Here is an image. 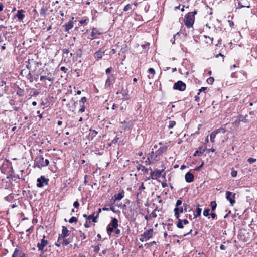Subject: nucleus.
Instances as JSON below:
<instances>
[{
	"label": "nucleus",
	"instance_id": "obj_1",
	"mask_svg": "<svg viewBox=\"0 0 257 257\" xmlns=\"http://www.w3.org/2000/svg\"><path fill=\"white\" fill-rule=\"evenodd\" d=\"M197 11L195 10L192 12L188 13L185 16L184 23L188 28L192 27L194 23L195 17L194 16L197 14Z\"/></svg>",
	"mask_w": 257,
	"mask_h": 257
},
{
	"label": "nucleus",
	"instance_id": "obj_2",
	"mask_svg": "<svg viewBox=\"0 0 257 257\" xmlns=\"http://www.w3.org/2000/svg\"><path fill=\"white\" fill-rule=\"evenodd\" d=\"M49 179L46 178L44 176H41L37 180V187L38 188H42L45 185L48 184Z\"/></svg>",
	"mask_w": 257,
	"mask_h": 257
},
{
	"label": "nucleus",
	"instance_id": "obj_3",
	"mask_svg": "<svg viewBox=\"0 0 257 257\" xmlns=\"http://www.w3.org/2000/svg\"><path fill=\"white\" fill-rule=\"evenodd\" d=\"M157 155H156L153 151L148 154L147 159L145 161L146 164L150 165L153 163L154 161H157Z\"/></svg>",
	"mask_w": 257,
	"mask_h": 257
},
{
	"label": "nucleus",
	"instance_id": "obj_4",
	"mask_svg": "<svg viewBox=\"0 0 257 257\" xmlns=\"http://www.w3.org/2000/svg\"><path fill=\"white\" fill-rule=\"evenodd\" d=\"M226 199L229 201L231 206H233L234 203H235V201L234 200L236 193H233L230 191H227L226 192Z\"/></svg>",
	"mask_w": 257,
	"mask_h": 257
},
{
	"label": "nucleus",
	"instance_id": "obj_5",
	"mask_svg": "<svg viewBox=\"0 0 257 257\" xmlns=\"http://www.w3.org/2000/svg\"><path fill=\"white\" fill-rule=\"evenodd\" d=\"M44 159L42 156H38L36 157L35 160L34 166L39 168L44 167Z\"/></svg>",
	"mask_w": 257,
	"mask_h": 257
},
{
	"label": "nucleus",
	"instance_id": "obj_6",
	"mask_svg": "<svg viewBox=\"0 0 257 257\" xmlns=\"http://www.w3.org/2000/svg\"><path fill=\"white\" fill-rule=\"evenodd\" d=\"M173 89L183 91L186 89V84L182 81H178L175 83L173 86Z\"/></svg>",
	"mask_w": 257,
	"mask_h": 257
},
{
	"label": "nucleus",
	"instance_id": "obj_7",
	"mask_svg": "<svg viewBox=\"0 0 257 257\" xmlns=\"http://www.w3.org/2000/svg\"><path fill=\"white\" fill-rule=\"evenodd\" d=\"M149 169L151 171L150 172V177L152 179H157L158 178L161 177L162 172L164 171L163 169L160 170H156L155 171H152L151 168H150Z\"/></svg>",
	"mask_w": 257,
	"mask_h": 257
},
{
	"label": "nucleus",
	"instance_id": "obj_8",
	"mask_svg": "<svg viewBox=\"0 0 257 257\" xmlns=\"http://www.w3.org/2000/svg\"><path fill=\"white\" fill-rule=\"evenodd\" d=\"M70 231L67 229L66 227L62 226V234L59 235L58 242H60L62 240V238H66L69 236Z\"/></svg>",
	"mask_w": 257,
	"mask_h": 257
},
{
	"label": "nucleus",
	"instance_id": "obj_9",
	"mask_svg": "<svg viewBox=\"0 0 257 257\" xmlns=\"http://www.w3.org/2000/svg\"><path fill=\"white\" fill-rule=\"evenodd\" d=\"M40 80L44 81L47 80L49 81L52 82L54 81V78L52 77V75L50 72L45 73L43 75L40 76Z\"/></svg>",
	"mask_w": 257,
	"mask_h": 257
},
{
	"label": "nucleus",
	"instance_id": "obj_10",
	"mask_svg": "<svg viewBox=\"0 0 257 257\" xmlns=\"http://www.w3.org/2000/svg\"><path fill=\"white\" fill-rule=\"evenodd\" d=\"M45 237V235H43V238L41 240V242L40 243L39 242L37 244V247H38L39 251H42L43 250L45 246H46L48 244V241L44 239Z\"/></svg>",
	"mask_w": 257,
	"mask_h": 257
},
{
	"label": "nucleus",
	"instance_id": "obj_11",
	"mask_svg": "<svg viewBox=\"0 0 257 257\" xmlns=\"http://www.w3.org/2000/svg\"><path fill=\"white\" fill-rule=\"evenodd\" d=\"M102 33L100 32L99 30H98L96 28H93L92 29L90 35L88 37V38L90 39L96 38L97 36L100 35Z\"/></svg>",
	"mask_w": 257,
	"mask_h": 257
},
{
	"label": "nucleus",
	"instance_id": "obj_12",
	"mask_svg": "<svg viewBox=\"0 0 257 257\" xmlns=\"http://www.w3.org/2000/svg\"><path fill=\"white\" fill-rule=\"evenodd\" d=\"M244 7L250 8V3L247 0H241V2L238 1V6L236 7L237 9H241Z\"/></svg>",
	"mask_w": 257,
	"mask_h": 257
},
{
	"label": "nucleus",
	"instance_id": "obj_13",
	"mask_svg": "<svg viewBox=\"0 0 257 257\" xmlns=\"http://www.w3.org/2000/svg\"><path fill=\"white\" fill-rule=\"evenodd\" d=\"M74 19L73 17L72 18V20H70L67 23L63 25L62 27L64 28V31L69 32V30L72 29L73 27V22L72 20Z\"/></svg>",
	"mask_w": 257,
	"mask_h": 257
},
{
	"label": "nucleus",
	"instance_id": "obj_14",
	"mask_svg": "<svg viewBox=\"0 0 257 257\" xmlns=\"http://www.w3.org/2000/svg\"><path fill=\"white\" fill-rule=\"evenodd\" d=\"M74 50L73 52L69 51V49H63V57L65 58H67V60H70V59L73 54Z\"/></svg>",
	"mask_w": 257,
	"mask_h": 257
},
{
	"label": "nucleus",
	"instance_id": "obj_15",
	"mask_svg": "<svg viewBox=\"0 0 257 257\" xmlns=\"http://www.w3.org/2000/svg\"><path fill=\"white\" fill-rule=\"evenodd\" d=\"M153 229L151 228L149 230L145 231L143 234V236L145 238H146L147 240L150 239L151 238H152L153 234Z\"/></svg>",
	"mask_w": 257,
	"mask_h": 257
},
{
	"label": "nucleus",
	"instance_id": "obj_16",
	"mask_svg": "<svg viewBox=\"0 0 257 257\" xmlns=\"http://www.w3.org/2000/svg\"><path fill=\"white\" fill-rule=\"evenodd\" d=\"M24 12L25 11L24 10H19L15 17L17 18L19 21H22L25 18Z\"/></svg>",
	"mask_w": 257,
	"mask_h": 257
},
{
	"label": "nucleus",
	"instance_id": "obj_17",
	"mask_svg": "<svg viewBox=\"0 0 257 257\" xmlns=\"http://www.w3.org/2000/svg\"><path fill=\"white\" fill-rule=\"evenodd\" d=\"M174 211L175 216L176 217V219H179V218L180 217L179 214L182 213L184 211L183 207L179 206L175 207Z\"/></svg>",
	"mask_w": 257,
	"mask_h": 257
},
{
	"label": "nucleus",
	"instance_id": "obj_18",
	"mask_svg": "<svg viewBox=\"0 0 257 257\" xmlns=\"http://www.w3.org/2000/svg\"><path fill=\"white\" fill-rule=\"evenodd\" d=\"M177 220H178V223H177V227L180 229L184 228L183 224L186 225V224H188V223H189L188 221L186 219L181 220L180 219V217H179V219H177Z\"/></svg>",
	"mask_w": 257,
	"mask_h": 257
},
{
	"label": "nucleus",
	"instance_id": "obj_19",
	"mask_svg": "<svg viewBox=\"0 0 257 257\" xmlns=\"http://www.w3.org/2000/svg\"><path fill=\"white\" fill-rule=\"evenodd\" d=\"M185 181L188 183H191L193 181L194 176L192 173L187 172L185 175Z\"/></svg>",
	"mask_w": 257,
	"mask_h": 257
},
{
	"label": "nucleus",
	"instance_id": "obj_20",
	"mask_svg": "<svg viewBox=\"0 0 257 257\" xmlns=\"http://www.w3.org/2000/svg\"><path fill=\"white\" fill-rule=\"evenodd\" d=\"M21 255L22 249L19 247H17L15 249L12 257H20Z\"/></svg>",
	"mask_w": 257,
	"mask_h": 257
},
{
	"label": "nucleus",
	"instance_id": "obj_21",
	"mask_svg": "<svg viewBox=\"0 0 257 257\" xmlns=\"http://www.w3.org/2000/svg\"><path fill=\"white\" fill-rule=\"evenodd\" d=\"M124 196V192L122 190L121 192L118 194H116L114 195V197L115 198L114 201H119L121 200Z\"/></svg>",
	"mask_w": 257,
	"mask_h": 257
},
{
	"label": "nucleus",
	"instance_id": "obj_22",
	"mask_svg": "<svg viewBox=\"0 0 257 257\" xmlns=\"http://www.w3.org/2000/svg\"><path fill=\"white\" fill-rule=\"evenodd\" d=\"M98 132L94 130L90 129V132L88 135V139L90 140H93V138L97 134Z\"/></svg>",
	"mask_w": 257,
	"mask_h": 257
},
{
	"label": "nucleus",
	"instance_id": "obj_23",
	"mask_svg": "<svg viewBox=\"0 0 257 257\" xmlns=\"http://www.w3.org/2000/svg\"><path fill=\"white\" fill-rule=\"evenodd\" d=\"M94 213L93 214L88 216L87 219H88L89 221L91 220L92 222L95 223L97 222V218L98 217V213H96V215L95 216H94Z\"/></svg>",
	"mask_w": 257,
	"mask_h": 257
},
{
	"label": "nucleus",
	"instance_id": "obj_24",
	"mask_svg": "<svg viewBox=\"0 0 257 257\" xmlns=\"http://www.w3.org/2000/svg\"><path fill=\"white\" fill-rule=\"evenodd\" d=\"M104 54V51H101V49H99V50L97 52H96L94 54V56L96 58H97V60L101 59L103 56V55Z\"/></svg>",
	"mask_w": 257,
	"mask_h": 257
},
{
	"label": "nucleus",
	"instance_id": "obj_25",
	"mask_svg": "<svg viewBox=\"0 0 257 257\" xmlns=\"http://www.w3.org/2000/svg\"><path fill=\"white\" fill-rule=\"evenodd\" d=\"M109 225H110V226L113 227V228H117L118 227V220L116 218H113Z\"/></svg>",
	"mask_w": 257,
	"mask_h": 257
},
{
	"label": "nucleus",
	"instance_id": "obj_26",
	"mask_svg": "<svg viewBox=\"0 0 257 257\" xmlns=\"http://www.w3.org/2000/svg\"><path fill=\"white\" fill-rule=\"evenodd\" d=\"M167 149V146H163L160 147L156 152L155 154L158 155H160L163 152H165Z\"/></svg>",
	"mask_w": 257,
	"mask_h": 257
},
{
	"label": "nucleus",
	"instance_id": "obj_27",
	"mask_svg": "<svg viewBox=\"0 0 257 257\" xmlns=\"http://www.w3.org/2000/svg\"><path fill=\"white\" fill-rule=\"evenodd\" d=\"M137 168L138 170H141L142 171L144 172V173H147L149 170V169L146 168L145 166L141 164L137 166Z\"/></svg>",
	"mask_w": 257,
	"mask_h": 257
},
{
	"label": "nucleus",
	"instance_id": "obj_28",
	"mask_svg": "<svg viewBox=\"0 0 257 257\" xmlns=\"http://www.w3.org/2000/svg\"><path fill=\"white\" fill-rule=\"evenodd\" d=\"M113 82V78L112 76H108L106 81L105 85L109 86Z\"/></svg>",
	"mask_w": 257,
	"mask_h": 257
},
{
	"label": "nucleus",
	"instance_id": "obj_29",
	"mask_svg": "<svg viewBox=\"0 0 257 257\" xmlns=\"http://www.w3.org/2000/svg\"><path fill=\"white\" fill-rule=\"evenodd\" d=\"M62 244L63 246H67L72 242V240L70 239H66V238H62Z\"/></svg>",
	"mask_w": 257,
	"mask_h": 257
},
{
	"label": "nucleus",
	"instance_id": "obj_30",
	"mask_svg": "<svg viewBox=\"0 0 257 257\" xmlns=\"http://www.w3.org/2000/svg\"><path fill=\"white\" fill-rule=\"evenodd\" d=\"M217 134V131H215V130L213 131L210 135V140L212 143H214L215 140L214 139L216 137V135Z\"/></svg>",
	"mask_w": 257,
	"mask_h": 257
},
{
	"label": "nucleus",
	"instance_id": "obj_31",
	"mask_svg": "<svg viewBox=\"0 0 257 257\" xmlns=\"http://www.w3.org/2000/svg\"><path fill=\"white\" fill-rule=\"evenodd\" d=\"M47 11V8L46 7H42L40 10V15L42 17L46 16V12Z\"/></svg>",
	"mask_w": 257,
	"mask_h": 257
},
{
	"label": "nucleus",
	"instance_id": "obj_32",
	"mask_svg": "<svg viewBox=\"0 0 257 257\" xmlns=\"http://www.w3.org/2000/svg\"><path fill=\"white\" fill-rule=\"evenodd\" d=\"M89 22V19L88 18H83L80 21H79V25H87Z\"/></svg>",
	"mask_w": 257,
	"mask_h": 257
},
{
	"label": "nucleus",
	"instance_id": "obj_33",
	"mask_svg": "<svg viewBox=\"0 0 257 257\" xmlns=\"http://www.w3.org/2000/svg\"><path fill=\"white\" fill-rule=\"evenodd\" d=\"M201 211H202V209L199 207H198L196 209L195 213L194 212V218H196L198 216H200L201 215Z\"/></svg>",
	"mask_w": 257,
	"mask_h": 257
},
{
	"label": "nucleus",
	"instance_id": "obj_34",
	"mask_svg": "<svg viewBox=\"0 0 257 257\" xmlns=\"http://www.w3.org/2000/svg\"><path fill=\"white\" fill-rule=\"evenodd\" d=\"M247 116V115H246L245 116H244L243 115H239L238 117L239 118V121H240V122H247V119L246 118V117Z\"/></svg>",
	"mask_w": 257,
	"mask_h": 257
},
{
	"label": "nucleus",
	"instance_id": "obj_35",
	"mask_svg": "<svg viewBox=\"0 0 257 257\" xmlns=\"http://www.w3.org/2000/svg\"><path fill=\"white\" fill-rule=\"evenodd\" d=\"M114 228H113V227L110 226V225H108L107 227V232L109 235L111 234V233L113 231Z\"/></svg>",
	"mask_w": 257,
	"mask_h": 257
},
{
	"label": "nucleus",
	"instance_id": "obj_36",
	"mask_svg": "<svg viewBox=\"0 0 257 257\" xmlns=\"http://www.w3.org/2000/svg\"><path fill=\"white\" fill-rule=\"evenodd\" d=\"M179 35H180L179 32H177L176 34H175L174 35L173 38L170 40V42L172 44L175 43L176 38H178L179 36Z\"/></svg>",
	"mask_w": 257,
	"mask_h": 257
},
{
	"label": "nucleus",
	"instance_id": "obj_37",
	"mask_svg": "<svg viewBox=\"0 0 257 257\" xmlns=\"http://www.w3.org/2000/svg\"><path fill=\"white\" fill-rule=\"evenodd\" d=\"M215 131H217V134L220 132H222L223 133H225L226 132V130L225 127H221L219 128H218L217 130H215Z\"/></svg>",
	"mask_w": 257,
	"mask_h": 257
},
{
	"label": "nucleus",
	"instance_id": "obj_38",
	"mask_svg": "<svg viewBox=\"0 0 257 257\" xmlns=\"http://www.w3.org/2000/svg\"><path fill=\"white\" fill-rule=\"evenodd\" d=\"M176 124V122L175 121H169L168 128H173Z\"/></svg>",
	"mask_w": 257,
	"mask_h": 257
},
{
	"label": "nucleus",
	"instance_id": "obj_39",
	"mask_svg": "<svg viewBox=\"0 0 257 257\" xmlns=\"http://www.w3.org/2000/svg\"><path fill=\"white\" fill-rule=\"evenodd\" d=\"M87 99L85 97H82L79 101L80 105H84V103L87 101Z\"/></svg>",
	"mask_w": 257,
	"mask_h": 257
},
{
	"label": "nucleus",
	"instance_id": "obj_40",
	"mask_svg": "<svg viewBox=\"0 0 257 257\" xmlns=\"http://www.w3.org/2000/svg\"><path fill=\"white\" fill-rule=\"evenodd\" d=\"M77 220H78L76 217L73 216L68 221L70 223H72L73 222L76 223Z\"/></svg>",
	"mask_w": 257,
	"mask_h": 257
},
{
	"label": "nucleus",
	"instance_id": "obj_41",
	"mask_svg": "<svg viewBox=\"0 0 257 257\" xmlns=\"http://www.w3.org/2000/svg\"><path fill=\"white\" fill-rule=\"evenodd\" d=\"M210 205L211 206L212 210H214L216 209V206H217V204H216V202L215 201H211Z\"/></svg>",
	"mask_w": 257,
	"mask_h": 257
},
{
	"label": "nucleus",
	"instance_id": "obj_42",
	"mask_svg": "<svg viewBox=\"0 0 257 257\" xmlns=\"http://www.w3.org/2000/svg\"><path fill=\"white\" fill-rule=\"evenodd\" d=\"M157 210V207L155 209L153 212L150 214V216L152 218H156L157 217V214L156 213V211Z\"/></svg>",
	"mask_w": 257,
	"mask_h": 257
},
{
	"label": "nucleus",
	"instance_id": "obj_43",
	"mask_svg": "<svg viewBox=\"0 0 257 257\" xmlns=\"http://www.w3.org/2000/svg\"><path fill=\"white\" fill-rule=\"evenodd\" d=\"M214 79L213 77H210L209 78H208L207 80V82L208 84H213V83L214 82Z\"/></svg>",
	"mask_w": 257,
	"mask_h": 257
},
{
	"label": "nucleus",
	"instance_id": "obj_44",
	"mask_svg": "<svg viewBox=\"0 0 257 257\" xmlns=\"http://www.w3.org/2000/svg\"><path fill=\"white\" fill-rule=\"evenodd\" d=\"M26 77L28 79H29L31 81H32L33 77L32 74H31L30 71H28V73L26 75Z\"/></svg>",
	"mask_w": 257,
	"mask_h": 257
},
{
	"label": "nucleus",
	"instance_id": "obj_45",
	"mask_svg": "<svg viewBox=\"0 0 257 257\" xmlns=\"http://www.w3.org/2000/svg\"><path fill=\"white\" fill-rule=\"evenodd\" d=\"M202 154H203V152L201 151L200 150H197L195 151V152L194 154V156L198 155L199 156H201L202 155Z\"/></svg>",
	"mask_w": 257,
	"mask_h": 257
},
{
	"label": "nucleus",
	"instance_id": "obj_46",
	"mask_svg": "<svg viewBox=\"0 0 257 257\" xmlns=\"http://www.w3.org/2000/svg\"><path fill=\"white\" fill-rule=\"evenodd\" d=\"M210 209H205L203 211V215L205 216H207L209 215Z\"/></svg>",
	"mask_w": 257,
	"mask_h": 257
},
{
	"label": "nucleus",
	"instance_id": "obj_47",
	"mask_svg": "<svg viewBox=\"0 0 257 257\" xmlns=\"http://www.w3.org/2000/svg\"><path fill=\"white\" fill-rule=\"evenodd\" d=\"M256 161V159L253 158H249L247 160V162L250 163L252 164L254 162H255Z\"/></svg>",
	"mask_w": 257,
	"mask_h": 257
},
{
	"label": "nucleus",
	"instance_id": "obj_48",
	"mask_svg": "<svg viewBox=\"0 0 257 257\" xmlns=\"http://www.w3.org/2000/svg\"><path fill=\"white\" fill-rule=\"evenodd\" d=\"M237 175V171L234 170L231 171V175L232 177H236Z\"/></svg>",
	"mask_w": 257,
	"mask_h": 257
},
{
	"label": "nucleus",
	"instance_id": "obj_49",
	"mask_svg": "<svg viewBox=\"0 0 257 257\" xmlns=\"http://www.w3.org/2000/svg\"><path fill=\"white\" fill-rule=\"evenodd\" d=\"M17 94L20 96H23L24 91L22 89L19 88L17 92Z\"/></svg>",
	"mask_w": 257,
	"mask_h": 257
},
{
	"label": "nucleus",
	"instance_id": "obj_50",
	"mask_svg": "<svg viewBox=\"0 0 257 257\" xmlns=\"http://www.w3.org/2000/svg\"><path fill=\"white\" fill-rule=\"evenodd\" d=\"M148 72L150 74H153V75H154L155 74V71L154 69L153 68H150L148 69Z\"/></svg>",
	"mask_w": 257,
	"mask_h": 257
},
{
	"label": "nucleus",
	"instance_id": "obj_51",
	"mask_svg": "<svg viewBox=\"0 0 257 257\" xmlns=\"http://www.w3.org/2000/svg\"><path fill=\"white\" fill-rule=\"evenodd\" d=\"M100 250L99 245H96L94 247V252L97 253Z\"/></svg>",
	"mask_w": 257,
	"mask_h": 257
},
{
	"label": "nucleus",
	"instance_id": "obj_52",
	"mask_svg": "<svg viewBox=\"0 0 257 257\" xmlns=\"http://www.w3.org/2000/svg\"><path fill=\"white\" fill-rule=\"evenodd\" d=\"M131 9V5L130 4H127L123 8V11H128L129 9Z\"/></svg>",
	"mask_w": 257,
	"mask_h": 257
},
{
	"label": "nucleus",
	"instance_id": "obj_53",
	"mask_svg": "<svg viewBox=\"0 0 257 257\" xmlns=\"http://www.w3.org/2000/svg\"><path fill=\"white\" fill-rule=\"evenodd\" d=\"M207 89V87H202L199 90V92L198 93V95H199L201 92L203 91H205Z\"/></svg>",
	"mask_w": 257,
	"mask_h": 257
},
{
	"label": "nucleus",
	"instance_id": "obj_54",
	"mask_svg": "<svg viewBox=\"0 0 257 257\" xmlns=\"http://www.w3.org/2000/svg\"><path fill=\"white\" fill-rule=\"evenodd\" d=\"M182 202L180 199L178 200L176 202L175 207L179 206L180 205H181L182 204Z\"/></svg>",
	"mask_w": 257,
	"mask_h": 257
},
{
	"label": "nucleus",
	"instance_id": "obj_55",
	"mask_svg": "<svg viewBox=\"0 0 257 257\" xmlns=\"http://www.w3.org/2000/svg\"><path fill=\"white\" fill-rule=\"evenodd\" d=\"M118 139H119V138L118 137H115L114 138V139L112 140L111 143L112 144H116V143H117Z\"/></svg>",
	"mask_w": 257,
	"mask_h": 257
},
{
	"label": "nucleus",
	"instance_id": "obj_56",
	"mask_svg": "<svg viewBox=\"0 0 257 257\" xmlns=\"http://www.w3.org/2000/svg\"><path fill=\"white\" fill-rule=\"evenodd\" d=\"M73 206L75 208H78L79 206V203L77 201H76L73 203Z\"/></svg>",
	"mask_w": 257,
	"mask_h": 257
},
{
	"label": "nucleus",
	"instance_id": "obj_57",
	"mask_svg": "<svg viewBox=\"0 0 257 257\" xmlns=\"http://www.w3.org/2000/svg\"><path fill=\"white\" fill-rule=\"evenodd\" d=\"M81 106V107L79 109V111L80 112H84L85 109V106H84V105H82Z\"/></svg>",
	"mask_w": 257,
	"mask_h": 257
},
{
	"label": "nucleus",
	"instance_id": "obj_58",
	"mask_svg": "<svg viewBox=\"0 0 257 257\" xmlns=\"http://www.w3.org/2000/svg\"><path fill=\"white\" fill-rule=\"evenodd\" d=\"M60 70L63 72H64V73H66L67 70H68V69L66 68L64 66H62L61 68H60Z\"/></svg>",
	"mask_w": 257,
	"mask_h": 257
},
{
	"label": "nucleus",
	"instance_id": "obj_59",
	"mask_svg": "<svg viewBox=\"0 0 257 257\" xmlns=\"http://www.w3.org/2000/svg\"><path fill=\"white\" fill-rule=\"evenodd\" d=\"M49 164V161L48 159H45L44 162V167L47 166Z\"/></svg>",
	"mask_w": 257,
	"mask_h": 257
},
{
	"label": "nucleus",
	"instance_id": "obj_60",
	"mask_svg": "<svg viewBox=\"0 0 257 257\" xmlns=\"http://www.w3.org/2000/svg\"><path fill=\"white\" fill-rule=\"evenodd\" d=\"M139 240H140V241H141V242L146 241L147 240L146 238H145L144 237V236H143V234H142V235H141V237L140 238Z\"/></svg>",
	"mask_w": 257,
	"mask_h": 257
},
{
	"label": "nucleus",
	"instance_id": "obj_61",
	"mask_svg": "<svg viewBox=\"0 0 257 257\" xmlns=\"http://www.w3.org/2000/svg\"><path fill=\"white\" fill-rule=\"evenodd\" d=\"M112 67L108 68L105 71L106 74H108L112 71Z\"/></svg>",
	"mask_w": 257,
	"mask_h": 257
},
{
	"label": "nucleus",
	"instance_id": "obj_62",
	"mask_svg": "<svg viewBox=\"0 0 257 257\" xmlns=\"http://www.w3.org/2000/svg\"><path fill=\"white\" fill-rule=\"evenodd\" d=\"M80 237L83 239H86V235L85 234L82 232L81 231H80Z\"/></svg>",
	"mask_w": 257,
	"mask_h": 257
},
{
	"label": "nucleus",
	"instance_id": "obj_63",
	"mask_svg": "<svg viewBox=\"0 0 257 257\" xmlns=\"http://www.w3.org/2000/svg\"><path fill=\"white\" fill-rule=\"evenodd\" d=\"M203 165H204V162H203L199 166L196 167L195 168V170L196 171L199 170L200 169V168L203 166Z\"/></svg>",
	"mask_w": 257,
	"mask_h": 257
},
{
	"label": "nucleus",
	"instance_id": "obj_64",
	"mask_svg": "<svg viewBox=\"0 0 257 257\" xmlns=\"http://www.w3.org/2000/svg\"><path fill=\"white\" fill-rule=\"evenodd\" d=\"M33 226H32L29 228L27 229L26 231L31 233L33 231Z\"/></svg>",
	"mask_w": 257,
	"mask_h": 257
}]
</instances>
